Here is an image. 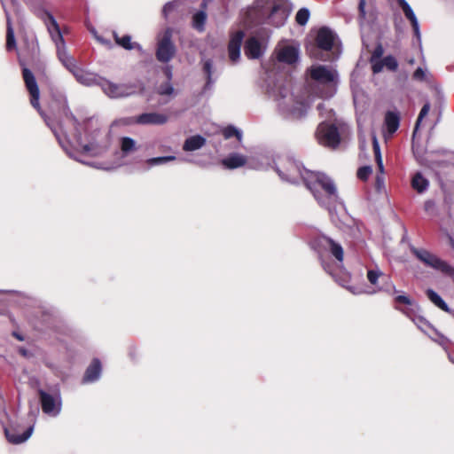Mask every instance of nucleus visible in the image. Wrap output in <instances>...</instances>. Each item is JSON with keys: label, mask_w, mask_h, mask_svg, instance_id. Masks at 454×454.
Wrapping results in <instances>:
<instances>
[{"label": "nucleus", "mask_w": 454, "mask_h": 454, "mask_svg": "<svg viewBox=\"0 0 454 454\" xmlns=\"http://www.w3.org/2000/svg\"><path fill=\"white\" fill-rule=\"evenodd\" d=\"M114 40H115L116 43L118 45L121 46L122 48H124L126 50L137 49L139 51H142V47L139 43H137L136 42H131L130 35H123L122 37H120L116 33H114Z\"/></svg>", "instance_id": "obj_23"}, {"label": "nucleus", "mask_w": 454, "mask_h": 454, "mask_svg": "<svg viewBox=\"0 0 454 454\" xmlns=\"http://www.w3.org/2000/svg\"><path fill=\"white\" fill-rule=\"evenodd\" d=\"M12 335H13L16 339H18L19 340H24L23 336H22L21 334H20L19 333H17V332H13V333H12Z\"/></svg>", "instance_id": "obj_54"}, {"label": "nucleus", "mask_w": 454, "mask_h": 454, "mask_svg": "<svg viewBox=\"0 0 454 454\" xmlns=\"http://www.w3.org/2000/svg\"><path fill=\"white\" fill-rule=\"evenodd\" d=\"M121 150L123 155H128L137 150L136 141L129 137L121 138Z\"/></svg>", "instance_id": "obj_28"}, {"label": "nucleus", "mask_w": 454, "mask_h": 454, "mask_svg": "<svg viewBox=\"0 0 454 454\" xmlns=\"http://www.w3.org/2000/svg\"><path fill=\"white\" fill-rule=\"evenodd\" d=\"M176 160V157L175 156H161V157H155V158H151L147 160V163L150 165V166H155V165H161V164H165L168 161H172V160Z\"/></svg>", "instance_id": "obj_33"}, {"label": "nucleus", "mask_w": 454, "mask_h": 454, "mask_svg": "<svg viewBox=\"0 0 454 454\" xmlns=\"http://www.w3.org/2000/svg\"><path fill=\"white\" fill-rule=\"evenodd\" d=\"M414 62H415V59H414L413 58H411V59H410L408 60V63H409V64H411V65H413V64H414Z\"/></svg>", "instance_id": "obj_57"}, {"label": "nucleus", "mask_w": 454, "mask_h": 454, "mask_svg": "<svg viewBox=\"0 0 454 454\" xmlns=\"http://www.w3.org/2000/svg\"><path fill=\"white\" fill-rule=\"evenodd\" d=\"M382 53H383V50H382L381 46H379L378 48H376L372 54L371 62H373V60L380 59V56L382 55Z\"/></svg>", "instance_id": "obj_47"}, {"label": "nucleus", "mask_w": 454, "mask_h": 454, "mask_svg": "<svg viewBox=\"0 0 454 454\" xmlns=\"http://www.w3.org/2000/svg\"><path fill=\"white\" fill-rule=\"evenodd\" d=\"M214 83H215V79H213V77H206V83L203 87V92L211 90Z\"/></svg>", "instance_id": "obj_46"}, {"label": "nucleus", "mask_w": 454, "mask_h": 454, "mask_svg": "<svg viewBox=\"0 0 454 454\" xmlns=\"http://www.w3.org/2000/svg\"><path fill=\"white\" fill-rule=\"evenodd\" d=\"M430 107H431V106H430L429 102H427L422 106V108H421V110L419 112V114L418 116L416 124H415V128H414V130H413V137H415V135L417 134L422 120L428 114V113L430 111Z\"/></svg>", "instance_id": "obj_31"}, {"label": "nucleus", "mask_w": 454, "mask_h": 454, "mask_svg": "<svg viewBox=\"0 0 454 454\" xmlns=\"http://www.w3.org/2000/svg\"><path fill=\"white\" fill-rule=\"evenodd\" d=\"M104 93L112 98H126L136 92L133 84L114 83L105 78L102 79L99 86Z\"/></svg>", "instance_id": "obj_11"}, {"label": "nucleus", "mask_w": 454, "mask_h": 454, "mask_svg": "<svg viewBox=\"0 0 454 454\" xmlns=\"http://www.w3.org/2000/svg\"><path fill=\"white\" fill-rule=\"evenodd\" d=\"M427 298L438 308L444 311H449V307L441 296L432 289L427 291Z\"/></svg>", "instance_id": "obj_29"}, {"label": "nucleus", "mask_w": 454, "mask_h": 454, "mask_svg": "<svg viewBox=\"0 0 454 454\" xmlns=\"http://www.w3.org/2000/svg\"><path fill=\"white\" fill-rule=\"evenodd\" d=\"M337 35L330 28L323 27L318 29L316 36L317 49L310 51L311 57L325 61H332L338 58L339 54L330 53L337 46Z\"/></svg>", "instance_id": "obj_8"}, {"label": "nucleus", "mask_w": 454, "mask_h": 454, "mask_svg": "<svg viewBox=\"0 0 454 454\" xmlns=\"http://www.w3.org/2000/svg\"><path fill=\"white\" fill-rule=\"evenodd\" d=\"M37 15L43 21L55 43L59 60L74 76L77 82L84 86H100L103 78L77 66L75 59L68 54L60 27L53 15L46 10L39 12Z\"/></svg>", "instance_id": "obj_4"}, {"label": "nucleus", "mask_w": 454, "mask_h": 454, "mask_svg": "<svg viewBox=\"0 0 454 454\" xmlns=\"http://www.w3.org/2000/svg\"><path fill=\"white\" fill-rule=\"evenodd\" d=\"M207 14L204 11H199L192 16V27L200 31H204Z\"/></svg>", "instance_id": "obj_27"}, {"label": "nucleus", "mask_w": 454, "mask_h": 454, "mask_svg": "<svg viewBox=\"0 0 454 454\" xmlns=\"http://www.w3.org/2000/svg\"><path fill=\"white\" fill-rule=\"evenodd\" d=\"M172 31L168 28L158 39L156 59L161 63L169 62L176 54V46L172 43Z\"/></svg>", "instance_id": "obj_10"}, {"label": "nucleus", "mask_w": 454, "mask_h": 454, "mask_svg": "<svg viewBox=\"0 0 454 454\" xmlns=\"http://www.w3.org/2000/svg\"><path fill=\"white\" fill-rule=\"evenodd\" d=\"M400 117L397 113L388 111L385 115V126L388 136H392L399 128Z\"/></svg>", "instance_id": "obj_22"}, {"label": "nucleus", "mask_w": 454, "mask_h": 454, "mask_svg": "<svg viewBox=\"0 0 454 454\" xmlns=\"http://www.w3.org/2000/svg\"><path fill=\"white\" fill-rule=\"evenodd\" d=\"M101 375V364L98 359H94L89 367L86 369L82 378V383H92L97 381Z\"/></svg>", "instance_id": "obj_18"}, {"label": "nucleus", "mask_w": 454, "mask_h": 454, "mask_svg": "<svg viewBox=\"0 0 454 454\" xmlns=\"http://www.w3.org/2000/svg\"><path fill=\"white\" fill-rule=\"evenodd\" d=\"M434 207V202L432 200H427L425 202V210H429L431 207Z\"/></svg>", "instance_id": "obj_53"}, {"label": "nucleus", "mask_w": 454, "mask_h": 454, "mask_svg": "<svg viewBox=\"0 0 454 454\" xmlns=\"http://www.w3.org/2000/svg\"><path fill=\"white\" fill-rule=\"evenodd\" d=\"M372 168L369 166L362 167L357 171V176L361 180H365L372 174Z\"/></svg>", "instance_id": "obj_38"}, {"label": "nucleus", "mask_w": 454, "mask_h": 454, "mask_svg": "<svg viewBox=\"0 0 454 454\" xmlns=\"http://www.w3.org/2000/svg\"><path fill=\"white\" fill-rule=\"evenodd\" d=\"M33 427L27 428L22 434L17 433L14 429L5 428V435L7 440L13 444H20L26 442L32 434Z\"/></svg>", "instance_id": "obj_20"}, {"label": "nucleus", "mask_w": 454, "mask_h": 454, "mask_svg": "<svg viewBox=\"0 0 454 454\" xmlns=\"http://www.w3.org/2000/svg\"><path fill=\"white\" fill-rule=\"evenodd\" d=\"M168 121L167 114L157 112L144 113L133 118V122L139 125H164Z\"/></svg>", "instance_id": "obj_15"}, {"label": "nucleus", "mask_w": 454, "mask_h": 454, "mask_svg": "<svg viewBox=\"0 0 454 454\" xmlns=\"http://www.w3.org/2000/svg\"><path fill=\"white\" fill-rule=\"evenodd\" d=\"M400 8L403 12L406 19L411 22V27L413 28V32L415 36L420 40V31L418 19L411 7V5L406 2V0H396Z\"/></svg>", "instance_id": "obj_17"}, {"label": "nucleus", "mask_w": 454, "mask_h": 454, "mask_svg": "<svg viewBox=\"0 0 454 454\" xmlns=\"http://www.w3.org/2000/svg\"><path fill=\"white\" fill-rule=\"evenodd\" d=\"M412 78L415 80V81H418V82H424V81H427V71L426 69H423L422 67H418L413 74H412Z\"/></svg>", "instance_id": "obj_37"}, {"label": "nucleus", "mask_w": 454, "mask_h": 454, "mask_svg": "<svg viewBox=\"0 0 454 454\" xmlns=\"http://www.w3.org/2000/svg\"><path fill=\"white\" fill-rule=\"evenodd\" d=\"M384 67L390 71H396L398 67V62L396 59L391 55L386 56L383 59Z\"/></svg>", "instance_id": "obj_34"}, {"label": "nucleus", "mask_w": 454, "mask_h": 454, "mask_svg": "<svg viewBox=\"0 0 454 454\" xmlns=\"http://www.w3.org/2000/svg\"><path fill=\"white\" fill-rule=\"evenodd\" d=\"M450 360L454 364V359L450 356Z\"/></svg>", "instance_id": "obj_58"}, {"label": "nucleus", "mask_w": 454, "mask_h": 454, "mask_svg": "<svg viewBox=\"0 0 454 454\" xmlns=\"http://www.w3.org/2000/svg\"><path fill=\"white\" fill-rule=\"evenodd\" d=\"M376 161H377V164H378L379 169L382 172V171H383V163H382V159L376 160Z\"/></svg>", "instance_id": "obj_55"}, {"label": "nucleus", "mask_w": 454, "mask_h": 454, "mask_svg": "<svg viewBox=\"0 0 454 454\" xmlns=\"http://www.w3.org/2000/svg\"><path fill=\"white\" fill-rule=\"evenodd\" d=\"M289 13L287 0H257L248 12L251 22L270 24L276 27L285 24Z\"/></svg>", "instance_id": "obj_5"}, {"label": "nucleus", "mask_w": 454, "mask_h": 454, "mask_svg": "<svg viewBox=\"0 0 454 454\" xmlns=\"http://www.w3.org/2000/svg\"><path fill=\"white\" fill-rule=\"evenodd\" d=\"M157 93L160 96H175V89L170 82H166L159 85Z\"/></svg>", "instance_id": "obj_30"}, {"label": "nucleus", "mask_w": 454, "mask_h": 454, "mask_svg": "<svg viewBox=\"0 0 454 454\" xmlns=\"http://www.w3.org/2000/svg\"><path fill=\"white\" fill-rule=\"evenodd\" d=\"M262 163L260 166L257 167V168H263L265 167L270 166V162L269 161V158L267 156L262 155L260 156Z\"/></svg>", "instance_id": "obj_48"}, {"label": "nucleus", "mask_w": 454, "mask_h": 454, "mask_svg": "<svg viewBox=\"0 0 454 454\" xmlns=\"http://www.w3.org/2000/svg\"><path fill=\"white\" fill-rule=\"evenodd\" d=\"M174 4L171 2L167 3L162 9V14L165 18L168 16V14L174 10Z\"/></svg>", "instance_id": "obj_45"}, {"label": "nucleus", "mask_w": 454, "mask_h": 454, "mask_svg": "<svg viewBox=\"0 0 454 454\" xmlns=\"http://www.w3.org/2000/svg\"><path fill=\"white\" fill-rule=\"evenodd\" d=\"M372 145H373V151H374V154H375V159L376 160L382 159L381 158V153H380V148L378 140H377V138L375 137H373Z\"/></svg>", "instance_id": "obj_43"}, {"label": "nucleus", "mask_w": 454, "mask_h": 454, "mask_svg": "<svg viewBox=\"0 0 454 454\" xmlns=\"http://www.w3.org/2000/svg\"><path fill=\"white\" fill-rule=\"evenodd\" d=\"M358 12L360 20H365L367 15L370 14V9H367L365 0H358Z\"/></svg>", "instance_id": "obj_36"}, {"label": "nucleus", "mask_w": 454, "mask_h": 454, "mask_svg": "<svg viewBox=\"0 0 454 454\" xmlns=\"http://www.w3.org/2000/svg\"><path fill=\"white\" fill-rule=\"evenodd\" d=\"M309 14L310 13H309V9H307V8L300 9L297 12L296 16H295L296 22L301 26H304L305 24H307V22L309 19Z\"/></svg>", "instance_id": "obj_32"}, {"label": "nucleus", "mask_w": 454, "mask_h": 454, "mask_svg": "<svg viewBox=\"0 0 454 454\" xmlns=\"http://www.w3.org/2000/svg\"><path fill=\"white\" fill-rule=\"evenodd\" d=\"M203 71L206 77H212L213 75V63L211 59H206L203 63Z\"/></svg>", "instance_id": "obj_40"}, {"label": "nucleus", "mask_w": 454, "mask_h": 454, "mask_svg": "<svg viewBox=\"0 0 454 454\" xmlns=\"http://www.w3.org/2000/svg\"><path fill=\"white\" fill-rule=\"evenodd\" d=\"M313 247L317 251L319 260L324 270L330 275H333L332 265L325 259V254L330 253L336 260V265L339 267L343 262V248L340 243L325 235L316 238L313 241Z\"/></svg>", "instance_id": "obj_9"}, {"label": "nucleus", "mask_w": 454, "mask_h": 454, "mask_svg": "<svg viewBox=\"0 0 454 454\" xmlns=\"http://www.w3.org/2000/svg\"><path fill=\"white\" fill-rule=\"evenodd\" d=\"M6 15V49L11 51L16 47V40L14 35V30L12 27V20L9 16V13L4 10Z\"/></svg>", "instance_id": "obj_25"}, {"label": "nucleus", "mask_w": 454, "mask_h": 454, "mask_svg": "<svg viewBox=\"0 0 454 454\" xmlns=\"http://www.w3.org/2000/svg\"><path fill=\"white\" fill-rule=\"evenodd\" d=\"M319 114L325 117V121H322L317 130V137L319 144L330 147L336 148L340 142V136L348 129L347 126L341 123H327L332 121L334 113L332 108H328L325 103H319L317 106Z\"/></svg>", "instance_id": "obj_7"}, {"label": "nucleus", "mask_w": 454, "mask_h": 454, "mask_svg": "<svg viewBox=\"0 0 454 454\" xmlns=\"http://www.w3.org/2000/svg\"><path fill=\"white\" fill-rule=\"evenodd\" d=\"M38 393L43 411L51 417H57L62 406L60 395H51L43 390H39Z\"/></svg>", "instance_id": "obj_12"}, {"label": "nucleus", "mask_w": 454, "mask_h": 454, "mask_svg": "<svg viewBox=\"0 0 454 454\" xmlns=\"http://www.w3.org/2000/svg\"><path fill=\"white\" fill-rule=\"evenodd\" d=\"M265 48V40L254 35L247 40L244 51L247 58L255 59L262 56Z\"/></svg>", "instance_id": "obj_14"}, {"label": "nucleus", "mask_w": 454, "mask_h": 454, "mask_svg": "<svg viewBox=\"0 0 454 454\" xmlns=\"http://www.w3.org/2000/svg\"><path fill=\"white\" fill-rule=\"evenodd\" d=\"M22 76L26 88L30 95V103L32 106L39 112L47 126L54 133L61 147L71 158H74L77 161L83 162L68 149L67 145L70 144L68 136L70 128L73 129L74 139L75 140L77 146L82 148V153L91 156H97L101 154L106 149L108 145L106 134L101 132L97 122L92 119L84 121L82 125L78 123L77 119L68 107L66 98H63L62 103L64 114L63 121L58 123V125L52 122L41 110L39 103L40 91L35 75L28 68L24 67L22 70Z\"/></svg>", "instance_id": "obj_1"}, {"label": "nucleus", "mask_w": 454, "mask_h": 454, "mask_svg": "<svg viewBox=\"0 0 454 454\" xmlns=\"http://www.w3.org/2000/svg\"><path fill=\"white\" fill-rule=\"evenodd\" d=\"M449 239H450V244L451 247L454 249V239L450 236L449 237Z\"/></svg>", "instance_id": "obj_56"}, {"label": "nucleus", "mask_w": 454, "mask_h": 454, "mask_svg": "<svg viewBox=\"0 0 454 454\" xmlns=\"http://www.w3.org/2000/svg\"><path fill=\"white\" fill-rule=\"evenodd\" d=\"M384 67L383 60H373L372 62V68L374 74H378L382 71Z\"/></svg>", "instance_id": "obj_41"}, {"label": "nucleus", "mask_w": 454, "mask_h": 454, "mask_svg": "<svg viewBox=\"0 0 454 454\" xmlns=\"http://www.w3.org/2000/svg\"><path fill=\"white\" fill-rule=\"evenodd\" d=\"M272 163L282 180L296 184L301 179L317 203L331 215L337 204L342 206L335 184L324 173L309 171L288 155L278 156Z\"/></svg>", "instance_id": "obj_3"}, {"label": "nucleus", "mask_w": 454, "mask_h": 454, "mask_svg": "<svg viewBox=\"0 0 454 454\" xmlns=\"http://www.w3.org/2000/svg\"><path fill=\"white\" fill-rule=\"evenodd\" d=\"M395 301L396 303L405 304V305H411V299L408 296H406V295H397L395 298Z\"/></svg>", "instance_id": "obj_44"}, {"label": "nucleus", "mask_w": 454, "mask_h": 454, "mask_svg": "<svg viewBox=\"0 0 454 454\" xmlns=\"http://www.w3.org/2000/svg\"><path fill=\"white\" fill-rule=\"evenodd\" d=\"M247 159L246 156L239 153H231L226 158L223 159L221 163L227 169H235L243 167L247 164Z\"/></svg>", "instance_id": "obj_19"}, {"label": "nucleus", "mask_w": 454, "mask_h": 454, "mask_svg": "<svg viewBox=\"0 0 454 454\" xmlns=\"http://www.w3.org/2000/svg\"><path fill=\"white\" fill-rule=\"evenodd\" d=\"M245 34L242 30L236 31L231 36L229 45H228V53L230 59L236 63L239 61L240 58V48L244 39Z\"/></svg>", "instance_id": "obj_16"}, {"label": "nucleus", "mask_w": 454, "mask_h": 454, "mask_svg": "<svg viewBox=\"0 0 454 454\" xmlns=\"http://www.w3.org/2000/svg\"><path fill=\"white\" fill-rule=\"evenodd\" d=\"M206 145V138L200 135L192 136L185 139L183 145V150L192 152L200 149Z\"/></svg>", "instance_id": "obj_21"}, {"label": "nucleus", "mask_w": 454, "mask_h": 454, "mask_svg": "<svg viewBox=\"0 0 454 454\" xmlns=\"http://www.w3.org/2000/svg\"><path fill=\"white\" fill-rule=\"evenodd\" d=\"M383 274L378 268L371 269L367 271V278L372 285H376L380 277Z\"/></svg>", "instance_id": "obj_35"}, {"label": "nucleus", "mask_w": 454, "mask_h": 454, "mask_svg": "<svg viewBox=\"0 0 454 454\" xmlns=\"http://www.w3.org/2000/svg\"><path fill=\"white\" fill-rule=\"evenodd\" d=\"M0 293L9 294H11L12 296H17L18 298H21V299L25 298V296L21 293H18V292H15V291L0 290Z\"/></svg>", "instance_id": "obj_49"}, {"label": "nucleus", "mask_w": 454, "mask_h": 454, "mask_svg": "<svg viewBox=\"0 0 454 454\" xmlns=\"http://www.w3.org/2000/svg\"><path fill=\"white\" fill-rule=\"evenodd\" d=\"M381 290H384L387 293H393L395 294L397 291L395 290V287L393 285H389L384 288H381Z\"/></svg>", "instance_id": "obj_51"}, {"label": "nucleus", "mask_w": 454, "mask_h": 454, "mask_svg": "<svg viewBox=\"0 0 454 454\" xmlns=\"http://www.w3.org/2000/svg\"><path fill=\"white\" fill-rule=\"evenodd\" d=\"M164 73H165V74H166V76H167V78H168V82H169V81L171 80V78H172V70H171V67H166L164 68Z\"/></svg>", "instance_id": "obj_50"}, {"label": "nucleus", "mask_w": 454, "mask_h": 454, "mask_svg": "<svg viewBox=\"0 0 454 454\" xmlns=\"http://www.w3.org/2000/svg\"><path fill=\"white\" fill-rule=\"evenodd\" d=\"M19 352L21 356H25V357H28L30 356V353L27 349L24 348H20L19 349Z\"/></svg>", "instance_id": "obj_52"}, {"label": "nucleus", "mask_w": 454, "mask_h": 454, "mask_svg": "<svg viewBox=\"0 0 454 454\" xmlns=\"http://www.w3.org/2000/svg\"><path fill=\"white\" fill-rule=\"evenodd\" d=\"M411 251L426 266L439 270L442 273L448 265L447 262L442 260L437 255L426 249L411 247Z\"/></svg>", "instance_id": "obj_13"}, {"label": "nucleus", "mask_w": 454, "mask_h": 454, "mask_svg": "<svg viewBox=\"0 0 454 454\" xmlns=\"http://www.w3.org/2000/svg\"><path fill=\"white\" fill-rule=\"evenodd\" d=\"M428 180L422 176L421 173H416L411 179V186L419 193H423L428 188Z\"/></svg>", "instance_id": "obj_24"}, {"label": "nucleus", "mask_w": 454, "mask_h": 454, "mask_svg": "<svg viewBox=\"0 0 454 454\" xmlns=\"http://www.w3.org/2000/svg\"><path fill=\"white\" fill-rule=\"evenodd\" d=\"M372 145H373V151H374V154H375V159L376 160L382 159L381 158V153H380V148L378 140H377V138L375 137H373Z\"/></svg>", "instance_id": "obj_42"}, {"label": "nucleus", "mask_w": 454, "mask_h": 454, "mask_svg": "<svg viewBox=\"0 0 454 454\" xmlns=\"http://www.w3.org/2000/svg\"><path fill=\"white\" fill-rule=\"evenodd\" d=\"M222 134L225 139H230L232 137H235L239 144L242 142L243 132L241 129L236 128L235 126L229 125L225 127L222 130Z\"/></svg>", "instance_id": "obj_26"}, {"label": "nucleus", "mask_w": 454, "mask_h": 454, "mask_svg": "<svg viewBox=\"0 0 454 454\" xmlns=\"http://www.w3.org/2000/svg\"><path fill=\"white\" fill-rule=\"evenodd\" d=\"M310 90L322 98H330L337 91L338 73L326 66H313L308 70Z\"/></svg>", "instance_id": "obj_6"}, {"label": "nucleus", "mask_w": 454, "mask_h": 454, "mask_svg": "<svg viewBox=\"0 0 454 454\" xmlns=\"http://www.w3.org/2000/svg\"><path fill=\"white\" fill-rule=\"evenodd\" d=\"M417 326L424 333H427L428 328H431L430 324L422 317L413 319Z\"/></svg>", "instance_id": "obj_39"}, {"label": "nucleus", "mask_w": 454, "mask_h": 454, "mask_svg": "<svg viewBox=\"0 0 454 454\" xmlns=\"http://www.w3.org/2000/svg\"><path fill=\"white\" fill-rule=\"evenodd\" d=\"M275 54L272 67L266 68L262 88L264 93L276 102L278 112L285 118H301L307 113L308 103L301 96L294 93L291 88V81L286 75L275 72L276 67L280 63L294 64L299 58V50L294 45L283 44L278 46Z\"/></svg>", "instance_id": "obj_2"}]
</instances>
